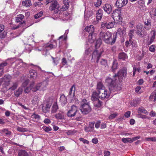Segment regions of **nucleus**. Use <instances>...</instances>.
Masks as SVG:
<instances>
[{"label":"nucleus","instance_id":"1","mask_svg":"<svg viewBox=\"0 0 156 156\" xmlns=\"http://www.w3.org/2000/svg\"><path fill=\"white\" fill-rule=\"evenodd\" d=\"M99 38L106 43L111 45L114 44L117 38V33H112L107 31H101L99 34Z\"/></svg>","mask_w":156,"mask_h":156},{"label":"nucleus","instance_id":"2","mask_svg":"<svg viewBox=\"0 0 156 156\" xmlns=\"http://www.w3.org/2000/svg\"><path fill=\"white\" fill-rule=\"evenodd\" d=\"M80 109L83 115H87L92 110V108L89 103L86 99H83L80 102Z\"/></svg>","mask_w":156,"mask_h":156},{"label":"nucleus","instance_id":"3","mask_svg":"<svg viewBox=\"0 0 156 156\" xmlns=\"http://www.w3.org/2000/svg\"><path fill=\"white\" fill-rule=\"evenodd\" d=\"M78 109L77 107L73 105L71 107V108L67 113L68 117L71 118L72 119H74L77 121H79L82 118L80 115H79L78 113Z\"/></svg>","mask_w":156,"mask_h":156},{"label":"nucleus","instance_id":"4","mask_svg":"<svg viewBox=\"0 0 156 156\" xmlns=\"http://www.w3.org/2000/svg\"><path fill=\"white\" fill-rule=\"evenodd\" d=\"M117 80V78L115 77L114 76L113 78L108 77L106 79L105 82L107 83L110 91L115 90Z\"/></svg>","mask_w":156,"mask_h":156},{"label":"nucleus","instance_id":"5","mask_svg":"<svg viewBox=\"0 0 156 156\" xmlns=\"http://www.w3.org/2000/svg\"><path fill=\"white\" fill-rule=\"evenodd\" d=\"M47 85V83L46 81L37 84L36 85H34V82H32L30 84V86L31 87L32 91L34 92H35L41 89H44V87H46Z\"/></svg>","mask_w":156,"mask_h":156},{"label":"nucleus","instance_id":"6","mask_svg":"<svg viewBox=\"0 0 156 156\" xmlns=\"http://www.w3.org/2000/svg\"><path fill=\"white\" fill-rule=\"evenodd\" d=\"M127 69L126 68H123L118 72V74H115L114 75L115 77L118 78L119 81L121 83L122 82L123 78H125L127 74Z\"/></svg>","mask_w":156,"mask_h":156},{"label":"nucleus","instance_id":"7","mask_svg":"<svg viewBox=\"0 0 156 156\" xmlns=\"http://www.w3.org/2000/svg\"><path fill=\"white\" fill-rule=\"evenodd\" d=\"M136 33L140 37H143L144 36L142 26L140 24H138L136 27Z\"/></svg>","mask_w":156,"mask_h":156},{"label":"nucleus","instance_id":"8","mask_svg":"<svg viewBox=\"0 0 156 156\" xmlns=\"http://www.w3.org/2000/svg\"><path fill=\"white\" fill-rule=\"evenodd\" d=\"M99 98L101 99H104L105 98H108L110 96V93L106 89L103 91H99Z\"/></svg>","mask_w":156,"mask_h":156},{"label":"nucleus","instance_id":"9","mask_svg":"<svg viewBox=\"0 0 156 156\" xmlns=\"http://www.w3.org/2000/svg\"><path fill=\"white\" fill-rule=\"evenodd\" d=\"M102 54V51H99L97 50H95L93 52L91 60L94 59H96V62L98 63L100 58H101Z\"/></svg>","mask_w":156,"mask_h":156},{"label":"nucleus","instance_id":"10","mask_svg":"<svg viewBox=\"0 0 156 156\" xmlns=\"http://www.w3.org/2000/svg\"><path fill=\"white\" fill-rule=\"evenodd\" d=\"M51 10H54L55 13H58L60 11L59 5L56 2L54 1L51 4V5L49 7Z\"/></svg>","mask_w":156,"mask_h":156},{"label":"nucleus","instance_id":"11","mask_svg":"<svg viewBox=\"0 0 156 156\" xmlns=\"http://www.w3.org/2000/svg\"><path fill=\"white\" fill-rule=\"evenodd\" d=\"M144 28L147 30H149L151 28V20L149 18L143 20Z\"/></svg>","mask_w":156,"mask_h":156},{"label":"nucleus","instance_id":"12","mask_svg":"<svg viewBox=\"0 0 156 156\" xmlns=\"http://www.w3.org/2000/svg\"><path fill=\"white\" fill-rule=\"evenodd\" d=\"M127 0H117L115 5L118 8H120L125 6L127 3Z\"/></svg>","mask_w":156,"mask_h":156},{"label":"nucleus","instance_id":"13","mask_svg":"<svg viewBox=\"0 0 156 156\" xmlns=\"http://www.w3.org/2000/svg\"><path fill=\"white\" fill-rule=\"evenodd\" d=\"M94 123H95L94 122H90L89 126L84 127L85 131L87 132L93 131L94 128Z\"/></svg>","mask_w":156,"mask_h":156},{"label":"nucleus","instance_id":"14","mask_svg":"<svg viewBox=\"0 0 156 156\" xmlns=\"http://www.w3.org/2000/svg\"><path fill=\"white\" fill-rule=\"evenodd\" d=\"M75 88V84H73L70 89V90L68 96H69L70 98H71V100H73L74 98Z\"/></svg>","mask_w":156,"mask_h":156},{"label":"nucleus","instance_id":"15","mask_svg":"<svg viewBox=\"0 0 156 156\" xmlns=\"http://www.w3.org/2000/svg\"><path fill=\"white\" fill-rule=\"evenodd\" d=\"M103 8L105 11L108 14H110L112 11V6L110 4H106L104 5Z\"/></svg>","mask_w":156,"mask_h":156},{"label":"nucleus","instance_id":"16","mask_svg":"<svg viewBox=\"0 0 156 156\" xmlns=\"http://www.w3.org/2000/svg\"><path fill=\"white\" fill-rule=\"evenodd\" d=\"M51 105L52 104L50 102H47L45 107L43 106L42 107V109L43 112L45 113L49 112Z\"/></svg>","mask_w":156,"mask_h":156},{"label":"nucleus","instance_id":"17","mask_svg":"<svg viewBox=\"0 0 156 156\" xmlns=\"http://www.w3.org/2000/svg\"><path fill=\"white\" fill-rule=\"evenodd\" d=\"M151 33L152 34V35L150 38V39L148 40L147 42V44L149 45L151 44L154 41L156 35V32L155 30H153L151 31Z\"/></svg>","mask_w":156,"mask_h":156},{"label":"nucleus","instance_id":"18","mask_svg":"<svg viewBox=\"0 0 156 156\" xmlns=\"http://www.w3.org/2000/svg\"><path fill=\"white\" fill-rule=\"evenodd\" d=\"M96 89L98 92L101 91H103L106 89L105 87L103 84L101 82L97 83V85Z\"/></svg>","mask_w":156,"mask_h":156},{"label":"nucleus","instance_id":"19","mask_svg":"<svg viewBox=\"0 0 156 156\" xmlns=\"http://www.w3.org/2000/svg\"><path fill=\"white\" fill-rule=\"evenodd\" d=\"M96 34L94 33L90 34L88 36V40L90 43H92L96 39Z\"/></svg>","mask_w":156,"mask_h":156},{"label":"nucleus","instance_id":"20","mask_svg":"<svg viewBox=\"0 0 156 156\" xmlns=\"http://www.w3.org/2000/svg\"><path fill=\"white\" fill-rule=\"evenodd\" d=\"M99 92H98L96 91H94L93 92L92 94L91 97V100L93 101H95L99 98Z\"/></svg>","mask_w":156,"mask_h":156},{"label":"nucleus","instance_id":"21","mask_svg":"<svg viewBox=\"0 0 156 156\" xmlns=\"http://www.w3.org/2000/svg\"><path fill=\"white\" fill-rule=\"evenodd\" d=\"M60 101L61 105L62 106H64L66 104L67 99L64 94L61 96Z\"/></svg>","mask_w":156,"mask_h":156},{"label":"nucleus","instance_id":"22","mask_svg":"<svg viewBox=\"0 0 156 156\" xmlns=\"http://www.w3.org/2000/svg\"><path fill=\"white\" fill-rule=\"evenodd\" d=\"M93 101L94 102V107L97 108H100L103 104V103L99 99Z\"/></svg>","mask_w":156,"mask_h":156},{"label":"nucleus","instance_id":"23","mask_svg":"<svg viewBox=\"0 0 156 156\" xmlns=\"http://www.w3.org/2000/svg\"><path fill=\"white\" fill-rule=\"evenodd\" d=\"M23 91L22 87H20L14 91V94L16 97H18L22 94Z\"/></svg>","mask_w":156,"mask_h":156},{"label":"nucleus","instance_id":"24","mask_svg":"<svg viewBox=\"0 0 156 156\" xmlns=\"http://www.w3.org/2000/svg\"><path fill=\"white\" fill-rule=\"evenodd\" d=\"M29 73L31 78L35 79L37 78V73L36 71L33 69H31L30 70Z\"/></svg>","mask_w":156,"mask_h":156},{"label":"nucleus","instance_id":"25","mask_svg":"<svg viewBox=\"0 0 156 156\" xmlns=\"http://www.w3.org/2000/svg\"><path fill=\"white\" fill-rule=\"evenodd\" d=\"M85 31H87L90 34H92L94 33V26L91 25L89 26H88L84 30Z\"/></svg>","mask_w":156,"mask_h":156},{"label":"nucleus","instance_id":"26","mask_svg":"<svg viewBox=\"0 0 156 156\" xmlns=\"http://www.w3.org/2000/svg\"><path fill=\"white\" fill-rule=\"evenodd\" d=\"M11 79V76L10 75H5L4 77L1 79L2 81H4L5 83H8L9 82Z\"/></svg>","mask_w":156,"mask_h":156},{"label":"nucleus","instance_id":"27","mask_svg":"<svg viewBox=\"0 0 156 156\" xmlns=\"http://www.w3.org/2000/svg\"><path fill=\"white\" fill-rule=\"evenodd\" d=\"M118 64L116 60H114L112 63V72H115V69H118Z\"/></svg>","mask_w":156,"mask_h":156},{"label":"nucleus","instance_id":"28","mask_svg":"<svg viewBox=\"0 0 156 156\" xmlns=\"http://www.w3.org/2000/svg\"><path fill=\"white\" fill-rule=\"evenodd\" d=\"M103 11L101 9H99L98 10V12L96 14V18L99 21L100 20L102 16Z\"/></svg>","mask_w":156,"mask_h":156},{"label":"nucleus","instance_id":"29","mask_svg":"<svg viewBox=\"0 0 156 156\" xmlns=\"http://www.w3.org/2000/svg\"><path fill=\"white\" fill-rule=\"evenodd\" d=\"M55 118L58 119H64V113L62 112H60L55 115Z\"/></svg>","mask_w":156,"mask_h":156},{"label":"nucleus","instance_id":"30","mask_svg":"<svg viewBox=\"0 0 156 156\" xmlns=\"http://www.w3.org/2000/svg\"><path fill=\"white\" fill-rule=\"evenodd\" d=\"M126 32V29L123 28L122 29L121 28H119L117 30V33L120 35V36L123 37L125 36ZM117 34V33H116Z\"/></svg>","mask_w":156,"mask_h":156},{"label":"nucleus","instance_id":"31","mask_svg":"<svg viewBox=\"0 0 156 156\" xmlns=\"http://www.w3.org/2000/svg\"><path fill=\"white\" fill-rule=\"evenodd\" d=\"M100 64L105 67H108V65L107 60L105 59L102 58L100 61Z\"/></svg>","mask_w":156,"mask_h":156},{"label":"nucleus","instance_id":"32","mask_svg":"<svg viewBox=\"0 0 156 156\" xmlns=\"http://www.w3.org/2000/svg\"><path fill=\"white\" fill-rule=\"evenodd\" d=\"M58 109V106L56 102H55L53 105L51 109L52 113H55Z\"/></svg>","mask_w":156,"mask_h":156},{"label":"nucleus","instance_id":"33","mask_svg":"<svg viewBox=\"0 0 156 156\" xmlns=\"http://www.w3.org/2000/svg\"><path fill=\"white\" fill-rule=\"evenodd\" d=\"M149 100L151 101H153L154 102L156 101V92H152L149 98Z\"/></svg>","mask_w":156,"mask_h":156},{"label":"nucleus","instance_id":"34","mask_svg":"<svg viewBox=\"0 0 156 156\" xmlns=\"http://www.w3.org/2000/svg\"><path fill=\"white\" fill-rule=\"evenodd\" d=\"M22 5L26 7H29L31 5V1L30 0H26L24 1H23L22 2Z\"/></svg>","mask_w":156,"mask_h":156},{"label":"nucleus","instance_id":"35","mask_svg":"<svg viewBox=\"0 0 156 156\" xmlns=\"http://www.w3.org/2000/svg\"><path fill=\"white\" fill-rule=\"evenodd\" d=\"M1 133H5L7 137H9L11 134L12 132L8 129H4L1 130Z\"/></svg>","mask_w":156,"mask_h":156},{"label":"nucleus","instance_id":"36","mask_svg":"<svg viewBox=\"0 0 156 156\" xmlns=\"http://www.w3.org/2000/svg\"><path fill=\"white\" fill-rule=\"evenodd\" d=\"M126 56V55L124 52L120 53L119 54V59L124 60Z\"/></svg>","mask_w":156,"mask_h":156},{"label":"nucleus","instance_id":"37","mask_svg":"<svg viewBox=\"0 0 156 156\" xmlns=\"http://www.w3.org/2000/svg\"><path fill=\"white\" fill-rule=\"evenodd\" d=\"M28 153L25 150H20L19 152L18 156H28Z\"/></svg>","mask_w":156,"mask_h":156},{"label":"nucleus","instance_id":"38","mask_svg":"<svg viewBox=\"0 0 156 156\" xmlns=\"http://www.w3.org/2000/svg\"><path fill=\"white\" fill-rule=\"evenodd\" d=\"M18 82H13L12 87L9 88V89H11L12 90H15L18 87Z\"/></svg>","mask_w":156,"mask_h":156},{"label":"nucleus","instance_id":"39","mask_svg":"<svg viewBox=\"0 0 156 156\" xmlns=\"http://www.w3.org/2000/svg\"><path fill=\"white\" fill-rule=\"evenodd\" d=\"M140 103L139 100H134L132 101L130 103V104L132 106H136L137 105H138Z\"/></svg>","mask_w":156,"mask_h":156},{"label":"nucleus","instance_id":"40","mask_svg":"<svg viewBox=\"0 0 156 156\" xmlns=\"http://www.w3.org/2000/svg\"><path fill=\"white\" fill-rule=\"evenodd\" d=\"M93 13L92 11H87L86 14H85L84 17L85 19L87 20L88 18L91 16L92 15Z\"/></svg>","mask_w":156,"mask_h":156},{"label":"nucleus","instance_id":"41","mask_svg":"<svg viewBox=\"0 0 156 156\" xmlns=\"http://www.w3.org/2000/svg\"><path fill=\"white\" fill-rule=\"evenodd\" d=\"M6 61H7L6 60L4 62L0 64V70H4V68L8 64V63Z\"/></svg>","mask_w":156,"mask_h":156},{"label":"nucleus","instance_id":"42","mask_svg":"<svg viewBox=\"0 0 156 156\" xmlns=\"http://www.w3.org/2000/svg\"><path fill=\"white\" fill-rule=\"evenodd\" d=\"M134 30H130L128 34V36L129 37V39L131 40L132 38V37H134Z\"/></svg>","mask_w":156,"mask_h":156},{"label":"nucleus","instance_id":"43","mask_svg":"<svg viewBox=\"0 0 156 156\" xmlns=\"http://www.w3.org/2000/svg\"><path fill=\"white\" fill-rule=\"evenodd\" d=\"M122 142H123L124 143H126L128 142H132V141L131 138H123L122 139Z\"/></svg>","mask_w":156,"mask_h":156},{"label":"nucleus","instance_id":"44","mask_svg":"<svg viewBox=\"0 0 156 156\" xmlns=\"http://www.w3.org/2000/svg\"><path fill=\"white\" fill-rule=\"evenodd\" d=\"M138 111L143 113L147 115L148 112L143 107H140L139 108Z\"/></svg>","mask_w":156,"mask_h":156},{"label":"nucleus","instance_id":"45","mask_svg":"<svg viewBox=\"0 0 156 156\" xmlns=\"http://www.w3.org/2000/svg\"><path fill=\"white\" fill-rule=\"evenodd\" d=\"M51 58L53 60V62L54 63V65H57L59 63V58L58 57L54 58L52 56H51Z\"/></svg>","mask_w":156,"mask_h":156},{"label":"nucleus","instance_id":"46","mask_svg":"<svg viewBox=\"0 0 156 156\" xmlns=\"http://www.w3.org/2000/svg\"><path fill=\"white\" fill-rule=\"evenodd\" d=\"M38 97L37 96L34 97L33 99L32 100V104L33 105L37 104L38 102Z\"/></svg>","mask_w":156,"mask_h":156},{"label":"nucleus","instance_id":"47","mask_svg":"<svg viewBox=\"0 0 156 156\" xmlns=\"http://www.w3.org/2000/svg\"><path fill=\"white\" fill-rule=\"evenodd\" d=\"M114 23L113 22H111L108 23H107L106 28L110 29L112 28L114 26Z\"/></svg>","mask_w":156,"mask_h":156},{"label":"nucleus","instance_id":"48","mask_svg":"<svg viewBox=\"0 0 156 156\" xmlns=\"http://www.w3.org/2000/svg\"><path fill=\"white\" fill-rule=\"evenodd\" d=\"M145 140L147 141L156 142V137H147L145 139Z\"/></svg>","mask_w":156,"mask_h":156},{"label":"nucleus","instance_id":"49","mask_svg":"<svg viewBox=\"0 0 156 156\" xmlns=\"http://www.w3.org/2000/svg\"><path fill=\"white\" fill-rule=\"evenodd\" d=\"M69 4H64V5L61 8L59 7L60 10L62 11L66 10L68 8Z\"/></svg>","mask_w":156,"mask_h":156},{"label":"nucleus","instance_id":"50","mask_svg":"<svg viewBox=\"0 0 156 156\" xmlns=\"http://www.w3.org/2000/svg\"><path fill=\"white\" fill-rule=\"evenodd\" d=\"M129 41L130 42V45H132L133 47H136L137 46L136 42L134 40L133 41L132 39H131V40L129 39Z\"/></svg>","mask_w":156,"mask_h":156},{"label":"nucleus","instance_id":"51","mask_svg":"<svg viewBox=\"0 0 156 156\" xmlns=\"http://www.w3.org/2000/svg\"><path fill=\"white\" fill-rule=\"evenodd\" d=\"M31 117L33 119H36L37 120H39L41 118L40 116L39 115L35 113H34L32 115H31Z\"/></svg>","mask_w":156,"mask_h":156},{"label":"nucleus","instance_id":"52","mask_svg":"<svg viewBox=\"0 0 156 156\" xmlns=\"http://www.w3.org/2000/svg\"><path fill=\"white\" fill-rule=\"evenodd\" d=\"M68 30H66L65 33L64 35H62L59 37V39H61L63 38L64 40H65L66 38V37L67 36V34L68 33Z\"/></svg>","mask_w":156,"mask_h":156},{"label":"nucleus","instance_id":"53","mask_svg":"<svg viewBox=\"0 0 156 156\" xmlns=\"http://www.w3.org/2000/svg\"><path fill=\"white\" fill-rule=\"evenodd\" d=\"M42 128L46 132H48L52 130L50 126H44Z\"/></svg>","mask_w":156,"mask_h":156},{"label":"nucleus","instance_id":"54","mask_svg":"<svg viewBox=\"0 0 156 156\" xmlns=\"http://www.w3.org/2000/svg\"><path fill=\"white\" fill-rule=\"evenodd\" d=\"M43 15V12L42 11L40 12H39L35 14L34 15V17L35 19H37L40 17H41Z\"/></svg>","mask_w":156,"mask_h":156},{"label":"nucleus","instance_id":"55","mask_svg":"<svg viewBox=\"0 0 156 156\" xmlns=\"http://www.w3.org/2000/svg\"><path fill=\"white\" fill-rule=\"evenodd\" d=\"M25 21H23L22 22L20 23L17 26H14L12 28V29L13 30H15L17 28H19L20 25L22 24L23 23H25Z\"/></svg>","mask_w":156,"mask_h":156},{"label":"nucleus","instance_id":"56","mask_svg":"<svg viewBox=\"0 0 156 156\" xmlns=\"http://www.w3.org/2000/svg\"><path fill=\"white\" fill-rule=\"evenodd\" d=\"M118 115V114L116 113H114L110 115L108 117L109 119H112L117 116Z\"/></svg>","mask_w":156,"mask_h":156},{"label":"nucleus","instance_id":"57","mask_svg":"<svg viewBox=\"0 0 156 156\" xmlns=\"http://www.w3.org/2000/svg\"><path fill=\"white\" fill-rule=\"evenodd\" d=\"M117 15H118V16H117L116 18V16H115V18L119 22L120 21H122V17H121V16L120 15V14H119V12H117Z\"/></svg>","mask_w":156,"mask_h":156},{"label":"nucleus","instance_id":"58","mask_svg":"<svg viewBox=\"0 0 156 156\" xmlns=\"http://www.w3.org/2000/svg\"><path fill=\"white\" fill-rule=\"evenodd\" d=\"M31 90L32 89L31 87L30 86V85L29 87H27L24 90V91L26 93H28L29 92L30 90Z\"/></svg>","mask_w":156,"mask_h":156},{"label":"nucleus","instance_id":"59","mask_svg":"<svg viewBox=\"0 0 156 156\" xmlns=\"http://www.w3.org/2000/svg\"><path fill=\"white\" fill-rule=\"evenodd\" d=\"M102 3V0H97V2L94 5L96 7H98L100 6Z\"/></svg>","mask_w":156,"mask_h":156},{"label":"nucleus","instance_id":"60","mask_svg":"<svg viewBox=\"0 0 156 156\" xmlns=\"http://www.w3.org/2000/svg\"><path fill=\"white\" fill-rule=\"evenodd\" d=\"M67 61L66 60V59L65 58H63L62 59V63L63 65L62 66H61L60 67L62 68V67L64 66H65L66 64H67Z\"/></svg>","mask_w":156,"mask_h":156},{"label":"nucleus","instance_id":"61","mask_svg":"<svg viewBox=\"0 0 156 156\" xmlns=\"http://www.w3.org/2000/svg\"><path fill=\"white\" fill-rule=\"evenodd\" d=\"M91 51L92 49L91 48H89L85 50V54L87 55H88L91 53Z\"/></svg>","mask_w":156,"mask_h":156},{"label":"nucleus","instance_id":"62","mask_svg":"<svg viewBox=\"0 0 156 156\" xmlns=\"http://www.w3.org/2000/svg\"><path fill=\"white\" fill-rule=\"evenodd\" d=\"M122 85L121 84H119L117 85L116 87H115V90H120L122 89Z\"/></svg>","mask_w":156,"mask_h":156},{"label":"nucleus","instance_id":"63","mask_svg":"<svg viewBox=\"0 0 156 156\" xmlns=\"http://www.w3.org/2000/svg\"><path fill=\"white\" fill-rule=\"evenodd\" d=\"M79 140L80 141H82L84 144H88L89 143V141L83 138H80Z\"/></svg>","mask_w":156,"mask_h":156},{"label":"nucleus","instance_id":"64","mask_svg":"<svg viewBox=\"0 0 156 156\" xmlns=\"http://www.w3.org/2000/svg\"><path fill=\"white\" fill-rule=\"evenodd\" d=\"M101 123V122L99 120V121H97L96 122V123L95 124V127L97 129L99 128L100 127V126Z\"/></svg>","mask_w":156,"mask_h":156}]
</instances>
